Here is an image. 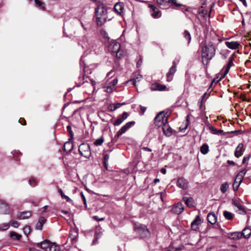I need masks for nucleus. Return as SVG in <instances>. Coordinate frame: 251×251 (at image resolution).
<instances>
[{
    "label": "nucleus",
    "mask_w": 251,
    "mask_h": 251,
    "mask_svg": "<svg viewBox=\"0 0 251 251\" xmlns=\"http://www.w3.org/2000/svg\"><path fill=\"white\" fill-rule=\"evenodd\" d=\"M216 47L211 41L208 42L201 48V58L204 64H207L215 54Z\"/></svg>",
    "instance_id": "f257e3e1"
},
{
    "label": "nucleus",
    "mask_w": 251,
    "mask_h": 251,
    "mask_svg": "<svg viewBox=\"0 0 251 251\" xmlns=\"http://www.w3.org/2000/svg\"><path fill=\"white\" fill-rule=\"evenodd\" d=\"M107 10L106 6L103 4H100L96 9V17L97 23L98 25L101 26L106 21Z\"/></svg>",
    "instance_id": "f03ea898"
},
{
    "label": "nucleus",
    "mask_w": 251,
    "mask_h": 251,
    "mask_svg": "<svg viewBox=\"0 0 251 251\" xmlns=\"http://www.w3.org/2000/svg\"><path fill=\"white\" fill-rule=\"evenodd\" d=\"M108 50L112 53H115L117 58H121L123 51L121 50V46L119 43L116 41H113L110 42L108 47Z\"/></svg>",
    "instance_id": "7ed1b4c3"
},
{
    "label": "nucleus",
    "mask_w": 251,
    "mask_h": 251,
    "mask_svg": "<svg viewBox=\"0 0 251 251\" xmlns=\"http://www.w3.org/2000/svg\"><path fill=\"white\" fill-rule=\"evenodd\" d=\"M135 231L141 238H146L149 236L150 231L145 225L135 224Z\"/></svg>",
    "instance_id": "20e7f679"
},
{
    "label": "nucleus",
    "mask_w": 251,
    "mask_h": 251,
    "mask_svg": "<svg viewBox=\"0 0 251 251\" xmlns=\"http://www.w3.org/2000/svg\"><path fill=\"white\" fill-rule=\"evenodd\" d=\"M167 122V117L165 116L163 112H160L154 118V125L156 127L163 126Z\"/></svg>",
    "instance_id": "39448f33"
},
{
    "label": "nucleus",
    "mask_w": 251,
    "mask_h": 251,
    "mask_svg": "<svg viewBox=\"0 0 251 251\" xmlns=\"http://www.w3.org/2000/svg\"><path fill=\"white\" fill-rule=\"evenodd\" d=\"M80 154L86 158H89L91 155L90 147L87 144H81L78 148Z\"/></svg>",
    "instance_id": "423d86ee"
},
{
    "label": "nucleus",
    "mask_w": 251,
    "mask_h": 251,
    "mask_svg": "<svg viewBox=\"0 0 251 251\" xmlns=\"http://www.w3.org/2000/svg\"><path fill=\"white\" fill-rule=\"evenodd\" d=\"M135 124L134 121H131L126 123L123 126H122L117 132V136L120 137L125 132H126L129 128L133 126Z\"/></svg>",
    "instance_id": "0eeeda50"
},
{
    "label": "nucleus",
    "mask_w": 251,
    "mask_h": 251,
    "mask_svg": "<svg viewBox=\"0 0 251 251\" xmlns=\"http://www.w3.org/2000/svg\"><path fill=\"white\" fill-rule=\"evenodd\" d=\"M176 64L175 61L173 63V66L170 68L169 72L167 74V81H171L173 80V75L176 71Z\"/></svg>",
    "instance_id": "6e6552de"
},
{
    "label": "nucleus",
    "mask_w": 251,
    "mask_h": 251,
    "mask_svg": "<svg viewBox=\"0 0 251 251\" xmlns=\"http://www.w3.org/2000/svg\"><path fill=\"white\" fill-rule=\"evenodd\" d=\"M124 4L122 2L116 3L114 7V11L118 15H122L124 13Z\"/></svg>",
    "instance_id": "1a4fd4ad"
},
{
    "label": "nucleus",
    "mask_w": 251,
    "mask_h": 251,
    "mask_svg": "<svg viewBox=\"0 0 251 251\" xmlns=\"http://www.w3.org/2000/svg\"><path fill=\"white\" fill-rule=\"evenodd\" d=\"M201 219L200 216H196L195 219L191 223V229L193 230L197 231L199 229V226L201 224Z\"/></svg>",
    "instance_id": "9d476101"
},
{
    "label": "nucleus",
    "mask_w": 251,
    "mask_h": 251,
    "mask_svg": "<svg viewBox=\"0 0 251 251\" xmlns=\"http://www.w3.org/2000/svg\"><path fill=\"white\" fill-rule=\"evenodd\" d=\"M129 114L126 112H124L122 115H120L116 121H115L113 125L115 126L120 125L128 117Z\"/></svg>",
    "instance_id": "9b49d317"
},
{
    "label": "nucleus",
    "mask_w": 251,
    "mask_h": 251,
    "mask_svg": "<svg viewBox=\"0 0 251 251\" xmlns=\"http://www.w3.org/2000/svg\"><path fill=\"white\" fill-rule=\"evenodd\" d=\"M151 9V15L154 18H159L161 16L160 11L155 6L152 4L149 5Z\"/></svg>",
    "instance_id": "f8f14e48"
},
{
    "label": "nucleus",
    "mask_w": 251,
    "mask_h": 251,
    "mask_svg": "<svg viewBox=\"0 0 251 251\" xmlns=\"http://www.w3.org/2000/svg\"><path fill=\"white\" fill-rule=\"evenodd\" d=\"M176 185L178 187L183 189H186L188 188V182L183 177H180L178 179Z\"/></svg>",
    "instance_id": "ddd939ff"
},
{
    "label": "nucleus",
    "mask_w": 251,
    "mask_h": 251,
    "mask_svg": "<svg viewBox=\"0 0 251 251\" xmlns=\"http://www.w3.org/2000/svg\"><path fill=\"white\" fill-rule=\"evenodd\" d=\"M10 211L9 206L5 202L2 201H0V213L8 214Z\"/></svg>",
    "instance_id": "4468645a"
},
{
    "label": "nucleus",
    "mask_w": 251,
    "mask_h": 251,
    "mask_svg": "<svg viewBox=\"0 0 251 251\" xmlns=\"http://www.w3.org/2000/svg\"><path fill=\"white\" fill-rule=\"evenodd\" d=\"M151 89L152 91H164L166 89V86L158 83H154L151 84Z\"/></svg>",
    "instance_id": "2eb2a0df"
},
{
    "label": "nucleus",
    "mask_w": 251,
    "mask_h": 251,
    "mask_svg": "<svg viewBox=\"0 0 251 251\" xmlns=\"http://www.w3.org/2000/svg\"><path fill=\"white\" fill-rule=\"evenodd\" d=\"M50 243L51 242H50L49 241L45 240L40 243H38L37 244V248H40L41 249L42 251H47Z\"/></svg>",
    "instance_id": "dca6fc26"
},
{
    "label": "nucleus",
    "mask_w": 251,
    "mask_h": 251,
    "mask_svg": "<svg viewBox=\"0 0 251 251\" xmlns=\"http://www.w3.org/2000/svg\"><path fill=\"white\" fill-rule=\"evenodd\" d=\"M184 209L182 203H178L176 205L173 207L172 211L173 213L176 214L181 213Z\"/></svg>",
    "instance_id": "f3484780"
},
{
    "label": "nucleus",
    "mask_w": 251,
    "mask_h": 251,
    "mask_svg": "<svg viewBox=\"0 0 251 251\" xmlns=\"http://www.w3.org/2000/svg\"><path fill=\"white\" fill-rule=\"evenodd\" d=\"M162 130L164 133L167 136H170L172 134V129L168 124V123H165L162 126Z\"/></svg>",
    "instance_id": "a211bd4d"
},
{
    "label": "nucleus",
    "mask_w": 251,
    "mask_h": 251,
    "mask_svg": "<svg viewBox=\"0 0 251 251\" xmlns=\"http://www.w3.org/2000/svg\"><path fill=\"white\" fill-rule=\"evenodd\" d=\"M243 151L244 145L243 144L240 143L238 145L235 151L234 152V155L236 157L239 158L243 154Z\"/></svg>",
    "instance_id": "6ab92c4d"
},
{
    "label": "nucleus",
    "mask_w": 251,
    "mask_h": 251,
    "mask_svg": "<svg viewBox=\"0 0 251 251\" xmlns=\"http://www.w3.org/2000/svg\"><path fill=\"white\" fill-rule=\"evenodd\" d=\"M83 49H86L91 50L94 48L95 44L92 41L86 40V42L81 44Z\"/></svg>",
    "instance_id": "aec40b11"
},
{
    "label": "nucleus",
    "mask_w": 251,
    "mask_h": 251,
    "mask_svg": "<svg viewBox=\"0 0 251 251\" xmlns=\"http://www.w3.org/2000/svg\"><path fill=\"white\" fill-rule=\"evenodd\" d=\"M31 215L30 211H25L19 213L17 214V218L19 219H26L29 218Z\"/></svg>",
    "instance_id": "412c9836"
},
{
    "label": "nucleus",
    "mask_w": 251,
    "mask_h": 251,
    "mask_svg": "<svg viewBox=\"0 0 251 251\" xmlns=\"http://www.w3.org/2000/svg\"><path fill=\"white\" fill-rule=\"evenodd\" d=\"M226 46L230 49L235 50L238 48L239 44L236 41L234 42H228L226 41L225 43Z\"/></svg>",
    "instance_id": "4be33fe9"
},
{
    "label": "nucleus",
    "mask_w": 251,
    "mask_h": 251,
    "mask_svg": "<svg viewBox=\"0 0 251 251\" xmlns=\"http://www.w3.org/2000/svg\"><path fill=\"white\" fill-rule=\"evenodd\" d=\"M208 222L212 225H214L217 221V217L213 213H210L207 216Z\"/></svg>",
    "instance_id": "5701e85b"
},
{
    "label": "nucleus",
    "mask_w": 251,
    "mask_h": 251,
    "mask_svg": "<svg viewBox=\"0 0 251 251\" xmlns=\"http://www.w3.org/2000/svg\"><path fill=\"white\" fill-rule=\"evenodd\" d=\"M183 201L188 207H192L194 205V201L191 197H184Z\"/></svg>",
    "instance_id": "b1692460"
},
{
    "label": "nucleus",
    "mask_w": 251,
    "mask_h": 251,
    "mask_svg": "<svg viewBox=\"0 0 251 251\" xmlns=\"http://www.w3.org/2000/svg\"><path fill=\"white\" fill-rule=\"evenodd\" d=\"M46 222V219L43 217H41L39 218L38 221L37 223L35 228L36 229L41 230L42 228L43 225Z\"/></svg>",
    "instance_id": "393cba45"
},
{
    "label": "nucleus",
    "mask_w": 251,
    "mask_h": 251,
    "mask_svg": "<svg viewBox=\"0 0 251 251\" xmlns=\"http://www.w3.org/2000/svg\"><path fill=\"white\" fill-rule=\"evenodd\" d=\"M156 1L162 8L168 9L169 8V0H156Z\"/></svg>",
    "instance_id": "a878e982"
},
{
    "label": "nucleus",
    "mask_w": 251,
    "mask_h": 251,
    "mask_svg": "<svg viewBox=\"0 0 251 251\" xmlns=\"http://www.w3.org/2000/svg\"><path fill=\"white\" fill-rule=\"evenodd\" d=\"M242 235L246 238H249L251 235V227L247 226L242 231Z\"/></svg>",
    "instance_id": "bb28decb"
},
{
    "label": "nucleus",
    "mask_w": 251,
    "mask_h": 251,
    "mask_svg": "<svg viewBox=\"0 0 251 251\" xmlns=\"http://www.w3.org/2000/svg\"><path fill=\"white\" fill-rule=\"evenodd\" d=\"M233 59L232 57H230L229 58L227 66H226L225 70L224 76H223V77H224L227 74V73H228V72L229 71L230 67L233 65Z\"/></svg>",
    "instance_id": "cd10ccee"
},
{
    "label": "nucleus",
    "mask_w": 251,
    "mask_h": 251,
    "mask_svg": "<svg viewBox=\"0 0 251 251\" xmlns=\"http://www.w3.org/2000/svg\"><path fill=\"white\" fill-rule=\"evenodd\" d=\"M247 170L246 169H243V170L239 172L237 175L236 178H237V180H239L240 182H242L243 179L246 175Z\"/></svg>",
    "instance_id": "c85d7f7f"
},
{
    "label": "nucleus",
    "mask_w": 251,
    "mask_h": 251,
    "mask_svg": "<svg viewBox=\"0 0 251 251\" xmlns=\"http://www.w3.org/2000/svg\"><path fill=\"white\" fill-rule=\"evenodd\" d=\"M232 203L233 205L236 206L239 210L243 211L244 210V207L243 205L240 203L239 201L236 199H233L232 200Z\"/></svg>",
    "instance_id": "c756f323"
},
{
    "label": "nucleus",
    "mask_w": 251,
    "mask_h": 251,
    "mask_svg": "<svg viewBox=\"0 0 251 251\" xmlns=\"http://www.w3.org/2000/svg\"><path fill=\"white\" fill-rule=\"evenodd\" d=\"M36 5L40 9L45 10V3L42 0H34Z\"/></svg>",
    "instance_id": "7c9ffc66"
},
{
    "label": "nucleus",
    "mask_w": 251,
    "mask_h": 251,
    "mask_svg": "<svg viewBox=\"0 0 251 251\" xmlns=\"http://www.w3.org/2000/svg\"><path fill=\"white\" fill-rule=\"evenodd\" d=\"M60 247L54 243H51L47 251H59Z\"/></svg>",
    "instance_id": "2f4dec72"
},
{
    "label": "nucleus",
    "mask_w": 251,
    "mask_h": 251,
    "mask_svg": "<svg viewBox=\"0 0 251 251\" xmlns=\"http://www.w3.org/2000/svg\"><path fill=\"white\" fill-rule=\"evenodd\" d=\"M200 151L202 154H207L209 151V147L208 145L206 144H203L201 147Z\"/></svg>",
    "instance_id": "473e14b6"
},
{
    "label": "nucleus",
    "mask_w": 251,
    "mask_h": 251,
    "mask_svg": "<svg viewBox=\"0 0 251 251\" xmlns=\"http://www.w3.org/2000/svg\"><path fill=\"white\" fill-rule=\"evenodd\" d=\"M73 149V144L70 142H67L64 145V150L65 151H70Z\"/></svg>",
    "instance_id": "72a5a7b5"
},
{
    "label": "nucleus",
    "mask_w": 251,
    "mask_h": 251,
    "mask_svg": "<svg viewBox=\"0 0 251 251\" xmlns=\"http://www.w3.org/2000/svg\"><path fill=\"white\" fill-rule=\"evenodd\" d=\"M10 236L13 239L15 240H19L21 239V238L22 237L21 235L19 234L18 233H17L14 231L10 232Z\"/></svg>",
    "instance_id": "f704fd0d"
},
{
    "label": "nucleus",
    "mask_w": 251,
    "mask_h": 251,
    "mask_svg": "<svg viewBox=\"0 0 251 251\" xmlns=\"http://www.w3.org/2000/svg\"><path fill=\"white\" fill-rule=\"evenodd\" d=\"M229 184L227 182H225L223 184H222L220 187V190L223 193H225L228 188Z\"/></svg>",
    "instance_id": "c9c22d12"
},
{
    "label": "nucleus",
    "mask_w": 251,
    "mask_h": 251,
    "mask_svg": "<svg viewBox=\"0 0 251 251\" xmlns=\"http://www.w3.org/2000/svg\"><path fill=\"white\" fill-rule=\"evenodd\" d=\"M224 217L228 220H231L233 218V214L227 211H225L224 212Z\"/></svg>",
    "instance_id": "e433bc0d"
},
{
    "label": "nucleus",
    "mask_w": 251,
    "mask_h": 251,
    "mask_svg": "<svg viewBox=\"0 0 251 251\" xmlns=\"http://www.w3.org/2000/svg\"><path fill=\"white\" fill-rule=\"evenodd\" d=\"M183 36L186 40H187L188 44H189L191 40V36L190 32L188 30H185L183 33Z\"/></svg>",
    "instance_id": "4c0bfd02"
},
{
    "label": "nucleus",
    "mask_w": 251,
    "mask_h": 251,
    "mask_svg": "<svg viewBox=\"0 0 251 251\" xmlns=\"http://www.w3.org/2000/svg\"><path fill=\"white\" fill-rule=\"evenodd\" d=\"M142 78V75L140 74H138L137 76L133 78L130 81L132 82L133 84L135 86L136 82L139 81Z\"/></svg>",
    "instance_id": "58836bf2"
},
{
    "label": "nucleus",
    "mask_w": 251,
    "mask_h": 251,
    "mask_svg": "<svg viewBox=\"0 0 251 251\" xmlns=\"http://www.w3.org/2000/svg\"><path fill=\"white\" fill-rule=\"evenodd\" d=\"M209 129H210V131L213 134H219V133H222L223 132L222 130H221V129L218 130L214 126H210L209 127Z\"/></svg>",
    "instance_id": "ea45409f"
},
{
    "label": "nucleus",
    "mask_w": 251,
    "mask_h": 251,
    "mask_svg": "<svg viewBox=\"0 0 251 251\" xmlns=\"http://www.w3.org/2000/svg\"><path fill=\"white\" fill-rule=\"evenodd\" d=\"M241 183V182H240L239 180H237V178L235 177L234 182L233 184V189L234 191L237 190Z\"/></svg>",
    "instance_id": "a19ab883"
},
{
    "label": "nucleus",
    "mask_w": 251,
    "mask_h": 251,
    "mask_svg": "<svg viewBox=\"0 0 251 251\" xmlns=\"http://www.w3.org/2000/svg\"><path fill=\"white\" fill-rule=\"evenodd\" d=\"M58 192L60 193L61 196V197L63 198V199H66V200L68 202H70L72 201L71 199L68 196H66L63 192L62 190L61 189H59L58 190Z\"/></svg>",
    "instance_id": "79ce46f5"
},
{
    "label": "nucleus",
    "mask_w": 251,
    "mask_h": 251,
    "mask_svg": "<svg viewBox=\"0 0 251 251\" xmlns=\"http://www.w3.org/2000/svg\"><path fill=\"white\" fill-rule=\"evenodd\" d=\"M199 13L201 17H205L207 14V11L201 7L199 10Z\"/></svg>",
    "instance_id": "37998d69"
},
{
    "label": "nucleus",
    "mask_w": 251,
    "mask_h": 251,
    "mask_svg": "<svg viewBox=\"0 0 251 251\" xmlns=\"http://www.w3.org/2000/svg\"><path fill=\"white\" fill-rule=\"evenodd\" d=\"M10 226V225L8 223H3L0 225V230H7Z\"/></svg>",
    "instance_id": "c03bdc74"
},
{
    "label": "nucleus",
    "mask_w": 251,
    "mask_h": 251,
    "mask_svg": "<svg viewBox=\"0 0 251 251\" xmlns=\"http://www.w3.org/2000/svg\"><path fill=\"white\" fill-rule=\"evenodd\" d=\"M169 7L171 5H174L176 7H178L181 6V5L180 3H177L176 2V0H169Z\"/></svg>",
    "instance_id": "a18cd8bd"
},
{
    "label": "nucleus",
    "mask_w": 251,
    "mask_h": 251,
    "mask_svg": "<svg viewBox=\"0 0 251 251\" xmlns=\"http://www.w3.org/2000/svg\"><path fill=\"white\" fill-rule=\"evenodd\" d=\"M103 141L104 140L102 138H98L94 142V145L96 146H100L103 143Z\"/></svg>",
    "instance_id": "49530a36"
},
{
    "label": "nucleus",
    "mask_w": 251,
    "mask_h": 251,
    "mask_svg": "<svg viewBox=\"0 0 251 251\" xmlns=\"http://www.w3.org/2000/svg\"><path fill=\"white\" fill-rule=\"evenodd\" d=\"M114 89L115 88L114 87L109 84V85L105 87L104 91L107 93H111L114 91Z\"/></svg>",
    "instance_id": "de8ad7c7"
},
{
    "label": "nucleus",
    "mask_w": 251,
    "mask_h": 251,
    "mask_svg": "<svg viewBox=\"0 0 251 251\" xmlns=\"http://www.w3.org/2000/svg\"><path fill=\"white\" fill-rule=\"evenodd\" d=\"M29 183L31 186L34 187L36 185L37 181L33 177H31L29 180Z\"/></svg>",
    "instance_id": "09e8293b"
},
{
    "label": "nucleus",
    "mask_w": 251,
    "mask_h": 251,
    "mask_svg": "<svg viewBox=\"0 0 251 251\" xmlns=\"http://www.w3.org/2000/svg\"><path fill=\"white\" fill-rule=\"evenodd\" d=\"M124 103H117L113 104V109H110V111H113L119 108L121 105H123Z\"/></svg>",
    "instance_id": "8fccbe9b"
},
{
    "label": "nucleus",
    "mask_w": 251,
    "mask_h": 251,
    "mask_svg": "<svg viewBox=\"0 0 251 251\" xmlns=\"http://www.w3.org/2000/svg\"><path fill=\"white\" fill-rule=\"evenodd\" d=\"M23 230L25 234H28L30 230V226H26L24 227Z\"/></svg>",
    "instance_id": "3c124183"
},
{
    "label": "nucleus",
    "mask_w": 251,
    "mask_h": 251,
    "mask_svg": "<svg viewBox=\"0 0 251 251\" xmlns=\"http://www.w3.org/2000/svg\"><path fill=\"white\" fill-rule=\"evenodd\" d=\"M118 83V79L117 78L114 79L111 83H110V85H111L113 87L115 88V86Z\"/></svg>",
    "instance_id": "603ef678"
},
{
    "label": "nucleus",
    "mask_w": 251,
    "mask_h": 251,
    "mask_svg": "<svg viewBox=\"0 0 251 251\" xmlns=\"http://www.w3.org/2000/svg\"><path fill=\"white\" fill-rule=\"evenodd\" d=\"M140 109H141V111L140 112V114L141 115H143L144 113L145 112L146 109H147V108L146 107H144V106H140Z\"/></svg>",
    "instance_id": "864d4df0"
},
{
    "label": "nucleus",
    "mask_w": 251,
    "mask_h": 251,
    "mask_svg": "<svg viewBox=\"0 0 251 251\" xmlns=\"http://www.w3.org/2000/svg\"><path fill=\"white\" fill-rule=\"evenodd\" d=\"M232 235L233 236V239H235V238H238L239 239L241 236L242 235H241L240 233H234Z\"/></svg>",
    "instance_id": "5fc2aeb1"
},
{
    "label": "nucleus",
    "mask_w": 251,
    "mask_h": 251,
    "mask_svg": "<svg viewBox=\"0 0 251 251\" xmlns=\"http://www.w3.org/2000/svg\"><path fill=\"white\" fill-rule=\"evenodd\" d=\"M11 226L14 227H18L19 226V224L17 221H13L11 224Z\"/></svg>",
    "instance_id": "6e6d98bb"
},
{
    "label": "nucleus",
    "mask_w": 251,
    "mask_h": 251,
    "mask_svg": "<svg viewBox=\"0 0 251 251\" xmlns=\"http://www.w3.org/2000/svg\"><path fill=\"white\" fill-rule=\"evenodd\" d=\"M67 131L68 132H69L70 135H71V137H72L73 136V132L71 130V126H67Z\"/></svg>",
    "instance_id": "4d7b16f0"
},
{
    "label": "nucleus",
    "mask_w": 251,
    "mask_h": 251,
    "mask_svg": "<svg viewBox=\"0 0 251 251\" xmlns=\"http://www.w3.org/2000/svg\"><path fill=\"white\" fill-rule=\"evenodd\" d=\"M114 75V72L113 70H111L109 72H108L107 74V77H109L110 78L112 77Z\"/></svg>",
    "instance_id": "13d9d810"
},
{
    "label": "nucleus",
    "mask_w": 251,
    "mask_h": 251,
    "mask_svg": "<svg viewBox=\"0 0 251 251\" xmlns=\"http://www.w3.org/2000/svg\"><path fill=\"white\" fill-rule=\"evenodd\" d=\"M93 219L97 221H102L104 220V218H99L97 216H93Z\"/></svg>",
    "instance_id": "bf43d9fd"
},
{
    "label": "nucleus",
    "mask_w": 251,
    "mask_h": 251,
    "mask_svg": "<svg viewBox=\"0 0 251 251\" xmlns=\"http://www.w3.org/2000/svg\"><path fill=\"white\" fill-rule=\"evenodd\" d=\"M80 195H81V198L83 200L84 204L85 205H86V198H85L83 193L82 192H81Z\"/></svg>",
    "instance_id": "052dcab7"
},
{
    "label": "nucleus",
    "mask_w": 251,
    "mask_h": 251,
    "mask_svg": "<svg viewBox=\"0 0 251 251\" xmlns=\"http://www.w3.org/2000/svg\"><path fill=\"white\" fill-rule=\"evenodd\" d=\"M104 161L108 162V160L109 159V155L108 154H105L104 155Z\"/></svg>",
    "instance_id": "680f3d73"
},
{
    "label": "nucleus",
    "mask_w": 251,
    "mask_h": 251,
    "mask_svg": "<svg viewBox=\"0 0 251 251\" xmlns=\"http://www.w3.org/2000/svg\"><path fill=\"white\" fill-rule=\"evenodd\" d=\"M142 150H143L144 151H149V152H151L152 151L151 149L148 147H143L142 148Z\"/></svg>",
    "instance_id": "e2e57ef3"
},
{
    "label": "nucleus",
    "mask_w": 251,
    "mask_h": 251,
    "mask_svg": "<svg viewBox=\"0 0 251 251\" xmlns=\"http://www.w3.org/2000/svg\"><path fill=\"white\" fill-rule=\"evenodd\" d=\"M250 158V156L244 157L243 159L242 162L243 164L245 163L246 161H248Z\"/></svg>",
    "instance_id": "0e129e2a"
},
{
    "label": "nucleus",
    "mask_w": 251,
    "mask_h": 251,
    "mask_svg": "<svg viewBox=\"0 0 251 251\" xmlns=\"http://www.w3.org/2000/svg\"><path fill=\"white\" fill-rule=\"evenodd\" d=\"M142 62V59H140V60H138V61L137 63V67L138 68H139L141 66Z\"/></svg>",
    "instance_id": "69168bd1"
},
{
    "label": "nucleus",
    "mask_w": 251,
    "mask_h": 251,
    "mask_svg": "<svg viewBox=\"0 0 251 251\" xmlns=\"http://www.w3.org/2000/svg\"><path fill=\"white\" fill-rule=\"evenodd\" d=\"M203 100L201 99L199 102H198V104L200 106V108L202 106V103L203 102Z\"/></svg>",
    "instance_id": "338daca9"
},
{
    "label": "nucleus",
    "mask_w": 251,
    "mask_h": 251,
    "mask_svg": "<svg viewBox=\"0 0 251 251\" xmlns=\"http://www.w3.org/2000/svg\"><path fill=\"white\" fill-rule=\"evenodd\" d=\"M227 163L229 165H235V163L233 161H231V160H227Z\"/></svg>",
    "instance_id": "774afa93"
}]
</instances>
